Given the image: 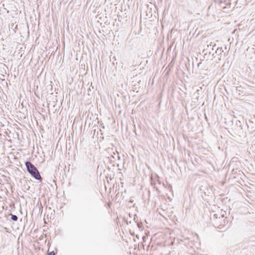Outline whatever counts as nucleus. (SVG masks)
I'll list each match as a JSON object with an SVG mask.
<instances>
[{"label":"nucleus","mask_w":255,"mask_h":255,"mask_svg":"<svg viewBox=\"0 0 255 255\" xmlns=\"http://www.w3.org/2000/svg\"><path fill=\"white\" fill-rule=\"evenodd\" d=\"M25 165L28 172L37 180H41V177L37 168L30 162H25Z\"/></svg>","instance_id":"nucleus-1"},{"label":"nucleus","mask_w":255,"mask_h":255,"mask_svg":"<svg viewBox=\"0 0 255 255\" xmlns=\"http://www.w3.org/2000/svg\"><path fill=\"white\" fill-rule=\"evenodd\" d=\"M200 194L203 198L206 197L212 196L213 191L211 188L209 187L207 184L202 185L200 187Z\"/></svg>","instance_id":"nucleus-2"},{"label":"nucleus","mask_w":255,"mask_h":255,"mask_svg":"<svg viewBox=\"0 0 255 255\" xmlns=\"http://www.w3.org/2000/svg\"><path fill=\"white\" fill-rule=\"evenodd\" d=\"M214 217L215 218V224L218 226V227L221 229L222 227L225 226L228 221L226 218H224V215H221V217H219V219H218V215L215 214L214 215Z\"/></svg>","instance_id":"nucleus-3"},{"label":"nucleus","mask_w":255,"mask_h":255,"mask_svg":"<svg viewBox=\"0 0 255 255\" xmlns=\"http://www.w3.org/2000/svg\"><path fill=\"white\" fill-rule=\"evenodd\" d=\"M224 52V50H223L222 48V47H218L216 49V51H215V53L216 54H218V55H221L222 54V53Z\"/></svg>","instance_id":"nucleus-4"},{"label":"nucleus","mask_w":255,"mask_h":255,"mask_svg":"<svg viewBox=\"0 0 255 255\" xmlns=\"http://www.w3.org/2000/svg\"><path fill=\"white\" fill-rule=\"evenodd\" d=\"M211 50H212V49L211 48H208V47L207 46V48L206 49H204L203 50V52L204 53L205 55H206L207 54L208 51H209V54H211Z\"/></svg>","instance_id":"nucleus-5"},{"label":"nucleus","mask_w":255,"mask_h":255,"mask_svg":"<svg viewBox=\"0 0 255 255\" xmlns=\"http://www.w3.org/2000/svg\"><path fill=\"white\" fill-rule=\"evenodd\" d=\"M207 46L208 47V48H211L212 49V50H214L216 48V44L212 45L211 44H210L209 45H208Z\"/></svg>","instance_id":"nucleus-6"},{"label":"nucleus","mask_w":255,"mask_h":255,"mask_svg":"<svg viewBox=\"0 0 255 255\" xmlns=\"http://www.w3.org/2000/svg\"><path fill=\"white\" fill-rule=\"evenodd\" d=\"M18 219L16 215H12L11 216V220L14 221H16Z\"/></svg>","instance_id":"nucleus-7"},{"label":"nucleus","mask_w":255,"mask_h":255,"mask_svg":"<svg viewBox=\"0 0 255 255\" xmlns=\"http://www.w3.org/2000/svg\"><path fill=\"white\" fill-rule=\"evenodd\" d=\"M236 125L238 127H241V125H242L241 122L239 120H237L236 121Z\"/></svg>","instance_id":"nucleus-8"},{"label":"nucleus","mask_w":255,"mask_h":255,"mask_svg":"<svg viewBox=\"0 0 255 255\" xmlns=\"http://www.w3.org/2000/svg\"><path fill=\"white\" fill-rule=\"evenodd\" d=\"M47 255H55V253L54 252H51L49 253Z\"/></svg>","instance_id":"nucleus-9"},{"label":"nucleus","mask_w":255,"mask_h":255,"mask_svg":"<svg viewBox=\"0 0 255 255\" xmlns=\"http://www.w3.org/2000/svg\"><path fill=\"white\" fill-rule=\"evenodd\" d=\"M151 185L154 187L155 188L156 183L155 182H151Z\"/></svg>","instance_id":"nucleus-10"},{"label":"nucleus","mask_w":255,"mask_h":255,"mask_svg":"<svg viewBox=\"0 0 255 255\" xmlns=\"http://www.w3.org/2000/svg\"><path fill=\"white\" fill-rule=\"evenodd\" d=\"M133 33H134V34H135V35L137 34L136 32V31H134L133 32Z\"/></svg>","instance_id":"nucleus-11"},{"label":"nucleus","mask_w":255,"mask_h":255,"mask_svg":"<svg viewBox=\"0 0 255 255\" xmlns=\"http://www.w3.org/2000/svg\"><path fill=\"white\" fill-rule=\"evenodd\" d=\"M136 90V88H135V89L133 88V89H132V91H133V92H134V91H135V90Z\"/></svg>","instance_id":"nucleus-12"},{"label":"nucleus","mask_w":255,"mask_h":255,"mask_svg":"<svg viewBox=\"0 0 255 255\" xmlns=\"http://www.w3.org/2000/svg\"><path fill=\"white\" fill-rule=\"evenodd\" d=\"M129 202L132 203V202H133V201H132L131 200H130L129 201H128V203H129Z\"/></svg>","instance_id":"nucleus-13"},{"label":"nucleus","mask_w":255,"mask_h":255,"mask_svg":"<svg viewBox=\"0 0 255 255\" xmlns=\"http://www.w3.org/2000/svg\"><path fill=\"white\" fill-rule=\"evenodd\" d=\"M249 122L250 124H253V123L252 122H251V121H249Z\"/></svg>","instance_id":"nucleus-14"},{"label":"nucleus","mask_w":255,"mask_h":255,"mask_svg":"<svg viewBox=\"0 0 255 255\" xmlns=\"http://www.w3.org/2000/svg\"><path fill=\"white\" fill-rule=\"evenodd\" d=\"M200 64H201V63H198V66L199 67Z\"/></svg>","instance_id":"nucleus-15"}]
</instances>
